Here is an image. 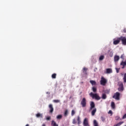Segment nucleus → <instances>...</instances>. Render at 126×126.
I'll return each instance as SVG.
<instances>
[{"label":"nucleus","instance_id":"20","mask_svg":"<svg viewBox=\"0 0 126 126\" xmlns=\"http://www.w3.org/2000/svg\"><path fill=\"white\" fill-rule=\"evenodd\" d=\"M87 68L84 67L83 68V72L84 74H85V75L87 74Z\"/></svg>","mask_w":126,"mask_h":126},{"label":"nucleus","instance_id":"24","mask_svg":"<svg viewBox=\"0 0 126 126\" xmlns=\"http://www.w3.org/2000/svg\"><path fill=\"white\" fill-rule=\"evenodd\" d=\"M104 59H105V56H104L103 55H101L99 57V60L103 61L104 60Z\"/></svg>","mask_w":126,"mask_h":126},{"label":"nucleus","instance_id":"12","mask_svg":"<svg viewBox=\"0 0 126 126\" xmlns=\"http://www.w3.org/2000/svg\"><path fill=\"white\" fill-rule=\"evenodd\" d=\"M77 124L79 126V125L81 124V118H80V116H78L77 118Z\"/></svg>","mask_w":126,"mask_h":126},{"label":"nucleus","instance_id":"32","mask_svg":"<svg viewBox=\"0 0 126 126\" xmlns=\"http://www.w3.org/2000/svg\"><path fill=\"white\" fill-rule=\"evenodd\" d=\"M93 92H96L97 91V89L94 87H93Z\"/></svg>","mask_w":126,"mask_h":126},{"label":"nucleus","instance_id":"33","mask_svg":"<svg viewBox=\"0 0 126 126\" xmlns=\"http://www.w3.org/2000/svg\"><path fill=\"white\" fill-rule=\"evenodd\" d=\"M72 124L73 125H75V124H76V121L75 120V119H73Z\"/></svg>","mask_w":126,"mask_h":126},{"label":"nucleus","instance_id":"10","mask_svg":"<svg viewBox=\"0 0 126 126\" xmlns=\"http://www.w3.org/2000/svg\"><path fill=\"white\" fill-rule=\"evenodd\" d=\"M90 111H92V110H93V109H94V108H95V103H94V102L92 101L91 102V104H90Z\"/></svg>","mask_w":126,"mask_h":126},{"label":"nucleus","instance_id":"37","mask_svg":"<svg viewBox=\"0 0 126 126\" xmlns=\"http://www.w3.org/2000/svg\"><path fill=\"white\" fill-rule=\"evenodd\" d=\"M46 120L47 121H50V120H51V117L50 116H48L46 118Z\"/></svg>","mask_w":126,"mask_h":126},{"label":"nucleus","instance_id":"36","mask_svg":"<svg viewBox=\"0 0 126 126\" xmlns=\"http://www.w3.org/2000/svg\"><path fill=\"white\" fill-rule=\"evenodd\" d=\"M125 119H126V114H125L122 117L123 120H125Z\"/></svg>","mask_w":126,"mask_h":126},{"label":"nucleus","instance_id":"17","mask_svg":"<svg viewBox=\"0 0 126 126\" xmlns=\"http://www.w3.org/2000/svg\"><path fill=\"white\" fill-rule=\"evenodd\" d=\"M93 125L94 126H99V125L98 124V122H97V120H94Z\"/></svg>","mask_w":126,"mask_h":126},{"label":"nucleus","instance_id":"11","mask_svg":"<svg viewBox=\"0 0 126 126\" xmlns=\"http://www.w3.org/2000/svg\"><path fill=\"white\" fill-rule=\"evenodd\" d=\"M121 75L122 76H123V81L124 83H126V73L124 74L123 73H121Z\"/></svg>","mask_w":126,"mask_h":126},{"label":"nucleus","instance_id":"29","mask_svg":"<svg viewBox=\"0 0 126 126\" xmlns=\"http://www.w3.org/2000/svg\"><path fill=\"white\" fill-rule=\"evenodd\" d=\"M115 69L116 70L117 73H119V72L120 71V69H121V68H115Z\"/></svg>","mask_w":126,"mask_h":126},{"label":"nucleus","instance_id":"5","mask_svg":"<svg viewBox=\"0 0 126 126\" xmlns=\"http://www.w3.org/2000/svg\"><path fill=\"white\" fill-rule=\"evenodd\" d=\"M119 87L118 88V91L120 92H123L124 90V84L122 82H119Z\"/></svg>","mask_w":126,"mask_h":126},{"label":"nucleus","instance_id":"34","mask_svg":"<svg viewBox=\"0 0 126 126\" xmlns=\"http://www.w3.org/2000/svg\"><path fill=\"white\" fill-rule=\"evenodd\" d=\"M53 102H54V103H59L60 100H53Z\"/></svg>","mask_w":126,"mask_h":126},{"label":"nucleus","instance_id":"14","mask_svg":"<svg viewBox=\"0 0 126 126\" xmlns=\"http://www.w3.org/2000/svg\"><path fill=\"white\" fill-rule=\"evenodd\" d=\"M113 72V70L111 68H107L106 69V73L110 74Z\"/></svg>","mask_w":126,"mask_h":126},{"label":"nucleus","instance_id":"6","mask_svg":"<svg viewBox=\"0 0 126 126\" xmlns=\"http://www.w3.org/2000/svg\"><path fill=\"white\" fill-rule=\"evenodd\" d=\"M120 93L116 92L115 94H114L113 98H114V99H115V100H120Z\"/></svg>","mask_w":126,"mask_h":126},{"label":"nucleus","instance_id":"28","mask_svg":"<svg viewBox=\"0 0 126 126\" xmlns=\"http://www.w3.org/2000/svg\"><path fill=\"white\" fill-rule=\"evenodd\" d=\"M68 114V111L67 110H66L64 112V116L65 117H66Z\"/></svg>","mask_w":126,"mask_h":126},{"label":"nucleus","instance_id":"2","mask_svg":"<svg viewBox=\"0 0 126 126\" xmlns=\"http://www.w3.org/2000/svg\"><path fill=\"white\" fill-rule=\"evenodd\" d=\"M120 42H121V37H116L113 39L114 45H118L120 44Z\"/></svg>","mask_w":126,"mask_h":126},{"label":"nucleus","instance_id":"35","mask_svg":"<svg viewBox=\"0 0 126 126\" xmlns=\"http://www.w3.org/2000/svg\"><path fill=\"white\" fill-rule=\"evenodd\" d=\"M124 58H125V54L122 55L121 56V59H122L123 60H124Z\"/></svg>","mask_w":126,"mask_h":126},{"label":"nucleus","instance_id":"40","mask_svg":"<svg viewBox=\"0 0 126 126\" xmlns=\"http://www.w3.org/2000/svg\"><path fill=\"white\" fill-rule=\"evenodd\" d=\"M42 126H46V124H42Z\"/></svg>","mask_w":126,"mask_h":126},{"label":"nucleus","instance_id":"22","mask_svg":"<svg viewBox=\"0 0 126 126\" xmlns=\"http://www.w3.org/2000/svg\"><path fill=\"white\" fill-rule=\"evenodd\" d=\"M63 118V115L60 114V115H58L57 117H56V119L57 120H61V119H62Z\"/></svg>","mask_w":126,"mask_h":126},{"label":"nucleus","instance_id":"9","mask_svg":"<svg viewBox=\"0 0 126 126\" xmlns=\"http://www.w3.org/2000/svg\"><path fill=\"white\" fill-rule=\"evenodd\" d=\"M114 63H118L120 61V56L118 55H115L114 57Z\"/></svg>","mask_w":126,"mask_h":126},{"label":"nucleus","instance_id":"1","mask_svg":"<svg viewBox=\"0 0 126 126\" xmlns=\"http://www.w3.org/2000/svg\"><path fill=\"white\" fill-rule=\"evenodd\" d=\"M90 95L93 99H95V100H100L101 99V97L98 95V94H93V93H91L90 94Z\"/></svg>","mask_w":126,"mask_h":126},{"label":"nucleus","instance_id":"31","mask_svg":"<svg viewBox=\"0 0 126 126\" xmlns=\"http://www.w3.org/2000/svg\"><path fill=\"white\" fill-rule=\"evenodd\" d=\"M56 76H57V74L54 73V74H52V78H56Z\"/></svg>","mask_w":126,"mask_h":126},{"label":"nucleus","instance_id":"21","mask_svg":"<svg viewBox=\"0 0 126 126\" xmlns=\"http://www.w3.org/2000/svg\"><path fill=\"white\" fill-rule=\"evenodd\" d=\"M96 111L97 109L96 108H94L92 111V116H94L95 115V113H96Z\"/></svg>","mask_w":126,"mask_h":126},{"label":"nucleus","instance_id":"7","mask_svg":"<svg viewBox=\"0 0 126 126\" xmlns=\"http://www.w3.org/2000/svg\"><path fill=\"white\" fill-rule=\"evenodd\" d=\"M120 40H121L122 44L124 45V46H126V37L121 36Z\"/></svg>","mask_w":126,"mask_h":126},{"label":"nucleus","instance_id":"30","mask_svg":"<svg viewBox=\"0 0 126 126\" xmlns=\"http://www.w3.org/2000/svg\"><path fill=\"white\" fill-rule=\"evenodd\" d=\"M75 114V111L74 110H72L71 111V116H74V114Z\"/></svg>","mask_w":126,"mask_h":126},{"label":"nucleus","instance_id":"16","mask_svg":"<svg viewBox=\"0 0 126 126\" xmlns=\"http://www.w3.org/2000/svg\"><path fill=\"white\" fill-rule=\"evenodd\" d=\"M109 56L112 58L114 55V52L113 51L108 50Z\"/></svg>","mask_w":126,"mask_h":126},{"label":"nucleus","instance_id":"3","mask_svg":"<svg viewBox=\"0 0 126 126\" xmlns=\"http://www.w3.org/2000/svg\"><path fill=\"white\" fill-rule=\"evenodd\" d=\"M107 82V79H105L104 77H101V80H100L101 85H103V86H105Z\"/></svg>","mask_w":126,"mask_h":126},{"label":"nucleus","instance_id":"39","mask_svg":"<svg viewBox=\"0 0 126 126\" xmlns=\"http://www.w3.org/2000/svg\"><path fill=\"white\" fill-rule=\"evenodd\" d=\"M125 65H123V66L122 67V68H125Z\"/></svg>","mask_w":126,"mask_h":126},{"label":"nucleus","instance_id":"27","mask_svg":"<svg viewBox=\"0 0 126 126\" xmlns=\"http://www.w3.org/2000/svg\"><path fill=\"white\" fill-rule=\"evenodd\" d=\"M101 98L102 99H105L107 98V95L106 94H103Z\"/></svg>","mask_w":126,"mask_h":126},{"label":"nucleus","instance_id":"25","mask_svg":"<svg viewBox=\"0 0 126 126\" xmlns=\"http://www.w3.org/2000/svg\"><path fill=\"white\" fill-rule=\"evenodd\" d=\"M111 107H112L113 109H115V107H116V105H115V102H111Z\"/></svg>","mask_w":126,"mask_h":126},{"label":"nucleus","instance_id":"41","mask_svg":"<svg viewBox=\"0 0 126 126\" xmlns=\"http://www.w3.org/2000/svg\"><path fill=\"white\" fill-rule=\"evenodd\" d=\"M47 94H50V93H49L48 92L47 93Z\"/></svg>","mask_w":126,"mask_h":126},{"label":"nucleus","instance_id":"13","mask_svg":"<svg viewBox=\"0 0 126 126\" xmlns=\"http://www.w3.org/2000/svg\"><path fill=\"white\" fill-rule=\"evenodd\" d=\"M49 108L50 109V113H53V112H54V108L53 107V105L49 104Z\"/></svg>","mask_w":126,"mask_h":126},{"label":"nucleus","instance_id":"38","mask_svg":"<svg viewBox=\"0 0 126 126\" xmlns=\"http://www.w3.org/2000/svg\"><path fill=\"white\" fill-rule=\"evenodd\" d=\"M108 114H113V112L112 111V110H109V112H108Z\"/></svg>","mask_w":126,"mask_h":126},{"label":"nucleus","instance_id":"26","mask_svg":"<svg viewBox=\"0 0 126 126\" xmlns=\"http://www.w3.org/2000/svg\"><path fill=\"white\" fill-rule=\"evenodd\" d=\"M90 83H91L92 85H96V82L95 81L91 80Z\"/></svg>","mask_w":126,"mask_h":126},{"label":"nucleus","instance_id":"18","mask_svg":"<svg viewBox=\"0 0 126 126\" xmlns=\"http://www.w3.org/2000/svg\"><path fill=\"white\" fill-rule=\"evenodd\" d=\"M100 119L103 122V123L105 122V121H106V117L104 116H102L100 117Z\"/></svg>","mask_w":126,"mask_h":126},{"label":"nucleus","instance_id":"23","mask_svg":"<svg viewBox=\"0 0 126 126\" xmlns=\"http://www.w3.org/2000/svg\"><path fill=\"white\" fill-rule=\"evenodd\" d=\"M116 121H122V119L119 116H117L115 117Z\"/></svg>","mask_w":126,"mask_h":126},{"label":"nucleus","instance_id":"19","mask_svg":"<svg viewBox=\"0 0 126 126\" xmlns=\"http://www.w3.org/2000/svg\"><path fill=\"white\" fill-rule=\"evenodd\" d=\"M36 118H43V114H40V113H37L36 114Z\"/></svg>","mask_w":126,"mask_h":126},{"label":"nucleus","instance_id":"8","mask_svg":"<svg viewBox=\"0 0 126 126\" xmlns=\"http://www.w3.org/2000/svg\"><path fill=\"white\" fill-rule=\"evenodd\" d=\"M81 104L83 107H86V99L85 98L82 99Z\"/></svg>","mask_w":126,"mask_h":126},{"label":"nucleus","instance_id":"15","mask_svg":"<svg viewBox=\"0 0 126 126\" xmlns=\"http://www.w3.org/2000/svg\"><path fill=\"white\" fill-rule=\"evenodd\" d=\"M51 126H59V125L57 124V123H56L55 121L52 120L51 121Z\"/></svg>","mask_w":126,"mask_h":126},{"label":"nucleus","instance_id":"4","mask_svg":"<svg viewBox=\"0 0 126 126\" xmlns=\"http://www.w3.org/2000/svg\"><path fill=\"white\" fill-rule=\"evenodd\" d=\"M83 126H88L89 125V121L88 120V118H85L83 122Z\"/></svg>","mask_w":126,"mask_h":126}]
</instances>
